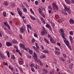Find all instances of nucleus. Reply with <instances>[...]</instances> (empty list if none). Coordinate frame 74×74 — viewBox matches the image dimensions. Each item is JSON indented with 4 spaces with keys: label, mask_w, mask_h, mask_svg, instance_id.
<instances>
[{
    "label": "nucleus",
    "mask_w": 74,
    "mask_h": 74,
    "mask_svg": "<svg viewBox=\"0 0 74 74\" xmlns=\"http://www.w3.org/2000/svg\"><path fill=\"white\" fill-rule=\"evenodd\" d=\"M54 62L55 64L56 63H57V61H56V59L54 60Z\"/></svg>",
    "instance_id": "nucleus-49"
},
{
    "label": "nucleus",
    "mask_w": 74,
    "mask_h": 74,
    "mask_svg": "<svg viewBox=\"0 0 74 74\" xmlns=\"http://www.w3.org/2000/svg\"><path fill=\"white\" fill-rule=\"evenodd\" d=\"M73 63H72L71 64L69 65V68L71 70L73 69Z\"/></svg>",
    "instance_id": "nucleus-11"
},
{
    "label": "nucleus",
    "mask_w": 74,
    "mask_h": 74,
    "mask_svg": "<svg viewBox=\"0 0 74 74\" xmlns=\"http://www.w3.org/2000/svg\"><path fill=\"white\" fill-rule=\"evenodd\" d=\"M6 45L8 47H10V46H11L12 45V43L10 42H6Z\"/></svg>",
    "instance_id": "nucleus-6"
},
{
    "label": "nucleus",
    "mask_w": 74,
    "mask_h": 74,
    "mask_svg": "<svg viewBox=\"0 0 74 74\" xmlns=\"http://www.w3.org/2000/svg\"><path fill=\"white\" fill-rule=\"evenodd\" d=\"M55 49H56V50H58V51H59L60 49L59 48H57L56 47H55Z\"/></svg>",
    "instance_id": "nucleus-47"
},
{
    "label": "nucleus",
    "mask_w": 74,
    "mask_h": 74,
    "mask_svg": "<svg viewBox=\"0 0 74 74\" xmlns=\"http://www.w3.org/2000/svg\"><path fill=\"white\" fill-rule=\"evenodd\" d=\"M3 14L4 17H5L6 16V13L5 12H3Z\"/></svg>",
    "instance_id": "nucleus-30"
},
{
    "label": "nucleus",
    "mask_w": 74,
    "mask_h": 74,
    "mask_svg": "<svg viewBox=\"0 0 74 74\" xmlns=\"http://www.w3.org/2000/svg\"><path fill=\"white\" fill-rule=\"evenodd\" d=\"M29 53L32 54L33 53V50H29Z\"/></svg>",
    "instance_id": "nucleus-21"
},
{
    "label": "nucleus",
    "mask_w": 74,
    "mask_h": 74,
    "mask_svg": "<svg viewBox=\"0 0 74 74\" xmlns=\"http://www.w3.org/2000/svg\"><path fill=\"white\" fill-rule=\"evenodd\" d=\"M7 32H8V33L9 34H11V32H10L9 30H8V31H7Z\"/></svg>",
    "instance_id": "nucleus-59"
},
{
    "label": "nucleus",
    "mask_w": 74,
    "mask_h": 74,
    "mask_svg": "<svg viewBox=\"0 0 74 74\" xmlns=\"http://www.w3.org/2000/svg\"><path fill=\"white\" fill-rule=\"evenodd\" d=\"M43 71H44V73H42V74H47V73H48V71H47V70L45 69H43Z\"/></svg>",
    "instance_id": "nucleus-10"
},
{
    "label": "nucleus",
    "mask_w": 74,
    "mask_h": 74,
    "mask_svg": "<svg viewBox=\"0 0 74 74\" xmlns=\"http://www.w3.org/2000/svg\"><path fill=\"white\" fill-rule=\"evenodd\" d=\"M16 52L19 53V52H20V51H19V50H18V48L16 49Z\"/></svg>",
    "instance_id": "nucleus-40"
},
{
    "label": "nucleus",
    "mask_w": 74,
    "mask_h": 74,
    "mask_svg": "<svg viewBox=\"0 0 74 74\" xmlns=\"http://www.w3.org/2000/svg\"><path fill=\"white\" fill-rule=\"evenodd\" d=\"M67 46L68 47L69 49H70L71 51V46H70V45H68V46Z\"/></svg>",
    "instance_id": "nucleus-27"
},
{
    "label": "nucleus",
    "mask_w": 74,
    "mask_h": 74,
    "mask_svg": "<svg viewBox=\"0 0 74 74\" xmlns=\"http://www.w3.org/2000/svg\"><path fill=\"white\" fill-rule=\"evenodd\" d=\"M12 59H13L15 60V56H14V55H12V56L11 57Z\"/></svg>",
    "instance_id": "nucleus-25"
},
{
    "label": "nucleus",
    "mask_w": 74,
    "mask_h": 74,
    "mask_svg": "<svg viewBox=\"0 0 74 74\" xmlns=\"http://www.w3.org/2000/svg\"><path fill=\"white\" fill-rule=\"evenodd\" d=\"M4 3L5 5H8L7 4H8V3H7V2L5 1Z\"/></svg>",
    "instance_id": "nucleus-46"
},
{
    "label": "nucleus",
    "mask_w": 74,
    "mask_h": 74,
    "mask_svg": "<svg viewBox=\"0 0 74 74\" xmlns=\"http://www.w3.org/2000/svg\"><path fill=\"white\" fill-rule=\"evenodd\" d=\"M41 33H42V36H44V35L45 34V33L46 34H47V31H42L41 32Z\"/></svg>",
    "instance_id": "nucleus-13"
},
{
    "label": "nucleus",
    "mask_w": 74,
    "mask_h": 74,
    "mask_svg": "<svg viewBox=\"0 0 74 74\" xmlns=\"http://www.w3.org/2000/svg\"><path fill=\"white\" fill-rule=\"evenodd\" d=\"M20 47H21V48H23L24 49H25V46L23 45V44L22 43H20Z\"/></svg>",
    "instance_id": "nucleus-9"
},
{
    "label": "nucleus",
    "mask_w": 74,
    "mask_h": 74,
    "mask_svg": "<svg viewBox=\"0 0 74 74\" xmlns=\"http://www.w3.org/2000/svg\"><path fill=\"white\" fill-rule=\"evenodd\" d=\"M63 31V29H60L59 30V33L61 34L62 36H64V33Z\"/></svg>",
    "instance_id": "nucleus-5"
},
{
    "label": "nucleus",
    "mask_w": 74,
    "mask_h": 74,
    "mask_svg": "<svg viewBox=\"0 0 74 74\" xmlns=\"http://www.w3.org/2000/svg\"><path fill=\"white\" fill-rule=\"evenodd\" d=\"M34 56H33L34 59L36 62H40V60L37 58V55L35 52H34Z\"/></svg>",
    "instance_id": "nucleus-2"
},
{
    "label": "nucleus",
    "mask_w": 74,
    "mask_h": 74,
    "mask_svg": "<svg viewBox=\"0 0 74 74\" xmlns=\"http://www.w3.org/2000/svg\"><path fill=\"white\" fill-rule=\"evenodd\" d=\"M59 74H62V71H60L59 72Z\"/></svg>",
    "instance_id": "nucleus-64"
},
{
    "label": "nucleus",
    "mask_w": 74,
    "mask_h": 74,
    "mask_svg": "<svg viewBox=\"0 0 74 74\" xmlns=\"http://www.w3.org/2000/svg\"><path fill=\"white\" fill-rule=\"evenodd\" d=\"M12 43L13 44H17L18 43V42L16 40H13L12 41Z\"/></svg>",
    "instance_id": "nucleus-14"
},
{
    "label": "nucleus",
    "mask_w": 74,
    "mask_h": 74,
    "mask_svg": "<svg viewBox=\"0 0 74 74\" xmlns=\"http://www.w3.org/2000/svg\"><path fill=\"white\" fill-rule=\"evenodd\" d=\"M32 44H34V42H35V40H34V39L33 38L32 40Z\"/></svg>",
    "instance_id": "nucleus-28"
},
{
    "label": "nucleus",
    "mask_w": 74,
    "mask_h": 74,
    "mask_svg": "<svg viewBox=\"0 0 74 74\" xmlns=\"http://www.w3.org/2000/svg\"><path fill=\"white\" fill-rule=\"evenodd\" d=\"M65 1H67L66 2V3L68 4H70L71 3V0H65Z\"/></svg>",
    "instance_id": "nucleus-12"
},
{
    "label": "nucleus",
    "mask_w": 74,
    "mask_h": 74,
    "mask_svg": "<svg viewBox=\"0 0 74 74\" xmlns=\"http://www.w3.org/2000/svg\"><path fill=\"white\" fill-rule=\"evenodd\" d=\"M57 44L58 45H59V46H60L61 45L60 43H57Z\"/></svg>",
    "instance_id": "nucleus-60"
},
{
    "label": "nucleus",
    "mask_w": 74,
    "mask_h": 74,
    "mask_svg": "<svg viewBox=\"0 0 74 74\" xmlns=\"http://www.w3.org/2000/svg\"><path fill=\"white\" fill-rule=\"evenodd\" d=\"M41 15H42L43 17H45V15L43 13H41Z\"/></svg>",
    "instance_id": "nucleus-58"
},
{
    "label": "nucleus",
    "mask_w": 74,
    "mask_h": 74,
    "mask_svg": "<svg viewBox=\"0 0 74 74\" xmlns=\"http://www.w3.org/2000/svg\"><path fill=\"white\" fill-rule=\"evenodd\" d=\"M42 58H45V55H43L42 56Z\"/></svg>",
    "instance_id": "nucleus-61"
},
{
    "label": "nucleus",
    "mask_w": 74,
    "mask_h": 74,
    "mask_svg": "<svg viewBox=\"0 0 74 74\" xmlns=\"http://www.w3.org/2000/svg\"><path fill=\"white\" fill-rule=\"evenodd\" d=\"M40 19H41V21H44L43 20L44 19V18H42V17H40Z\"/></svg>",
    "instance_id": "nucleus-54"
},
{
    "label": "nucleus",
    "mask_w": 74,
    "mask_h": 74,
    "mask_svg": "<svg viewBox=\"0 0 74 74\" xmlns=\"http://www.w3.org/2000/svg\"><path fill=\"white\" fill-rule=\"evenodd\" d=\"M24 49L26 51H29L28 50H29V49H29V48L27 47L26 48H25Z\"/></svg>",
    "instance_id": "nucleus-29"
},
{
    "label": "nucleus",
    "mask_w": 74,
    "mask_h": 74,
    "mask_svg": "<svg viewBox=\"0 0 74 74\" xmlns=\"http://www.w3.org/2000/svg\"><path fill=\"white\" fill-rule=\"evenodd\" d=\"M64 6L65 9H64L62 11V13L66 15H67V12H68L69 14H70L71 13L70 12L71 10H70V8H67V7L65 5H64Z\"/></svg>",
    "instance_id": "nucleus-1"
},
{
    "label": "nucleus",
    "mask_w": 74,
    "mask_h": 74,
    "mask_svg": "<svg viewBox=\"0 0 74 74\" xmlns=\"http://www.w3.org/2000/svg\"><path fill=\"white\" fill-rule=\"evenodd\" d=\"M23 10L24 12H27V9H26V8H24L23 9Z\"/></svg>",
    "instance_id": "nucleus-36"
},
{
    "label": "nucleus",
    "mask_w": 74,
    "mask_h": 74,
    "mask_svg": "<svg viewBox=\"0 0 74 74\" xmlns=\"http://www.w3.org/2000/svg\"><path fill=\"white\" fill-rule=\"evenodd\" d=\"M43 21V23L44 24H45V21L44 20H43L42 21Z\"/></svg>",
    "instance_id": "nucleus-63"
},
{
    "label": "nucleus",
    "mask_w": 74,
    "mask_h": 74,
    "mask_svg": "<svg viewBox=\"0 0 74 74\" xmlns=\"http://www.w3.org/2000/svg\"><path fill=\"white\" fill-rule=\"evenodd\" d=\"M64 42L66 45L67 46H68V45H70L69 44V42L68 40L67 41L65 40H64Z\"/></svg>",
    "instance_id": "nucleus-8"
},
{
    "label": "nucleus",
    "mask_w": 74,
    "mask_h": 74,
    "mask_svg": "<svg viewBox=\"0 0 74 74\" xmlns=\"http://www.w3.org/2000/svg\"><path fill=\"white\" fill-rule=\"evenodd\" d=\"M50 41L52 43H54V44H55L56 43L55 41H54V40H53L52 38L50 39Z\"/></svg>",
    "instance_id": "nucleus-15"
},
{
    "label": "nucleus",
    "mask_w": 74,
    "mask_h": 74,
    "mask_svg": "<svg viewBox=\"0 0 74 74\" xmlns=\"http://www.w3.org/2000/svg\"><path fill=\"white\" fill-rule=\"evenodd\" d=\"M56 17L57 19H59V16L58 15H56Z\"/></svg>",
    "instance_id": "nucleus-37"
},
{
    "label": "nucleus",
    "mask_w": 74,
    "mask_h": 74,
    "mask_svg": "<svg viewBox=\"0 0 74 74\" xmlns=\"http://www.w3.org/2000/svg\"><path fill=\"white\" fill-rule=\"evenodd\" d=\"M27 57L28 58H29V59H31L32 58V56H29V55H28L27 56Z\"/></svg>",
    "instance_id": "nucleus-34"
},
{
    "label": "nucleus",
    "mask_w": 74,
    "mask_h": 74,
    "mask_svg": "<svg viewBox=\"0 0 74 74\" xmlns=\"http://www.w3.org/2000/svg\"><path fill=\"white\" fill-rule=\"evenodd\" d=\"M12 7H13V8L14 7H15V4H14V3L12 5Z\"/></svg>",
    "instance_id": "nucleus-53"
},
{
    "label": "nucleus",
    "mask_w": 74,
    "mask_h": 74,
    "mask_svg": "<svg viewBox=\"0 0 74 74\" xmlns=\"http://www.w3.org/2000/svg\"><path fill=\"white\" fill-rule=\"evenodd\" d=\"M46 43H47V44H49V41H48V40H46Z\"/></svg>",
    "instance_id": "nucleus-55"
},
{
    "label": "nucleus",
    "mask_w": 74,
    "mask_h": 74,
    "mask_svg": "<svg viewBox=\"0 0 74 74\" xmlns=\"http://www.w3.org/2000/svg\"><path fill=\"white\" fill-rule=\"evenodd\" d=\"M25 30H24L22 29V28H20V32L21 33H23L24 32V31H25Z\"/></svg>",
    "instance_id": "nucleus-19"
},
{
    "label": "nucleus",
    "mask_w": 74,
    "mask_h": 74,
    "mask_svg": "<svg viewBox=\"0 0 74 74\" xmlns=\"http://www.w3.org/2000/svg\"><path fill=\"white\" fill-rule=\"evenodd\" d=\"M39 10V12L40 13V14H41L42 13V12H41V8H39L38 9Z\"/></svg>",
    "instance_id": "nucleus-31"
},
{
    "label": "nucleus",
    "mask_w": 74,
    "mask_h": 74,
    "mask_svg": "<svg viewBox=\"0 0 74 74\" xmlns=\"http://www.w3.org/2000/svg\"><path fill=\"white\" fill-rule=\"evenodd\" d=\"M62 19L59 20L58 21L59 23H62Z\"/></svg>",
    "instance_id": "nucleus-43"
},
{
    "label": "nucleus",
    "mask_w": 74,
    "mask_h": 74,
    "mask_svg": "<svg viewBox=\"0 0 74 74\" xmlns=\"http://www.w3.org/2000/svg\"><path fill=\"white\" fill-rule=\"evenodd\" d=\"M51 25L52 26V27H55V24H53V23H51Z\"/></svg>",
    "instance_id": "nucleus-45"
},
{
    "label": "nucleus",
    "mask_w": 74,
    "mask_h": 74,
    "mask_svg": "<svg viewBox=\"0 0 74 74\" xmlns=\"http://www.w3.org/2000/svg\"><path fill=\"white\" fill-rule=\"evenodd\" d=\"M9 68L10 70H11L12 71H13V70H14L13 68L11 66H10V65L9 66Z\"/></svg>",
    "instance_id": "nucleus-18"
},
{
    "label": "nucleus",
    "mask_w": 74,
    "mask_h": 74,
    "mask_svg": "<svg viewBox=\"0 0 74 74\" xmlns=\"http://www.w3.org/2000/svg\"><path fill=\"white\" fill-rule=\"evenodd\" d=\"M48 37L49 38H50V39H51L52 38V37H51V36L50 35H49V34L48 35Z\"/></svg>",
    "instance_id": "nucleus-39"
},
{
    "label": "nucleus",
    "mask_w": 74,
    "mask_h": 74,
    "mask_svg": "<svg viewBox=\"0 0 74 74\" xmlns=\"http://www.w3.org/2000/svg\"><path fill=\"white\" fill-rule=\"evenodd\" d=\"M69 38L70 40H73V39L72 38V37H71V36H69Z\"/></svg>",
    "instance_id": "nucleus-56"
},
{
    "label": "nucleus",
    "mask_w": 74,
    "mask_h": 74,
    "mask_svg": "<svg viewBox=\"0 0 74 74\" xmlns=\"http://www.w3.org/2000/svg\"><path fill=\"white\" fill-rule=\"evenodd\" d=\"M70 23L71 24H74V21L73 20H70L69 21Z\"/></svg>",
    "instance_id": "nucleus-17"
},
{
    "label": "nucleus",
    "mask_w": 74,
    "mask_h": 74,
    "mask_svg": "<svg viewBox=\"0 0 74 74\" xmlns=\"http://www.w3.org/2000/svg\"><path fill=\"white\" fill-rule=\"evenodd\" d=\"M69 61H70L71 62H73V59L71 58V59H70L69 60Z\"/></svg>",
    "instance_id": "nucleus-44"
},
{
    "label": "nucleus",
    "mask_w": 74,
    "mask_h": 74,
    "mask_svg": "<svg viewBox=\"0 0 74 74\" xmlns=\"http://www.w3.org/2000/svg\"><path fill=\"white\" fill-rule=\"evenodd\" d=\"M30 12L32 13V14H34V12L33 11V10H32V8H30Z\"/></svg>",
    "instance_id": "nucleus-24"
},
{
    "label": "nucleus",
    "mask_w": 74,
    "mask_h": 74,
    "mask_svg": "<svg viewBox=\"0 0 74 74\" xmlns=\"http://www.w3.org/2000/svg\"><path fill=\"white\" fill-rule=\"evenodd\" d=\"M21 39L22 38V35H19Z\"/></svg>",
    "instance_id": "nucleus-62"
},
{
    "label": "nucleus",
    "mask_w": 74,
    "mask_h": 74,
    "mask_svg": "<svg viewBox=\"0 0 74 74\" xmlns=\"http://www.w3.org/2000/svg\"><path fill=\"white\" fill-rule=\"evenodd\" d=\"M50 74H54V72H53V71H51L50 72Z\"/></svg>",
    "instance_id": "nucleus-42"
},
{
    "label": "nucleus",
    "mask_w": 74,
    "mask_h": 74,
    "mask_svg": "<svg viewBox=\"0 0 74 74\" xmlns=\"http://www.w3.org/2000/svg\"><path fill=\"white\" fill-rule=\"evenodd\" d=\"M6 52L7 53V55L8 56V58H9V57L10 56V53L9 52V51H6Z\"/></svg>",
    "instance_id": "nucleus-20"
},
{
    "label": "nucleus",
    "mask_w": 74,
    "mask_h": 74,
    "mask_svg": "<svg viewBox=\"0 0 74 74\" xmlns=\"http://www.w3.org/2000/svg\"><path fill=\"white\" fill-rule=\"evenodd\" d=\"M71 63V62L69 60V61H68L67 62V63L68 64H70Z\"/></svg>",
    "instance_id": "nucleus-57"
},
{
    "label": "nucleus",
    "mask_w": 74,
    "mask_h": 74,
    "mask_svg": "<svg viewBox=\"0 0 74 74\" xmlns=\"http://www.w3.org/2000/svg\"><path fill=\"white\" fill-rule=\"evenodd\" d=\"M54 52L56 54V55H60V52L58 51H55Z\"/></svg>",
    "instance_id": "nucleus-16"
},
{
    "label": "nucleus",
    "mask_w": 74,
    "mask_h": 74,
    "mask_svg": "<svg viewBox=\"0 0 74 74\" xmlns=\"http://www.w3.org/2000/svg\"><path fill=\"white\" fill-rule=\"evenodd\" d=\"M30 17L31 18H32V19L34 20V21H35V20H36V18L34 17H33L32 16H30Z\"/></svg>",
    "instance_id": "nucleus-23"
},
{
    "label": "nucleus",
    "mask_w": 74,
    "mask_h": 74,
    "mask_svg": "<svg viewBox=\"0 0 74 74\" xmlns=\"http://www.w3.org/2000/svg\"><path fill=\"white\" fill-rule=\"evenodd\" d=\"M0 56L1 57L2 59H5V57L3 56V55H2V56Z\"/></svg>",
    "instance_id": "nucleus-32"
},
{
    "label": "nucleus",
    "mask_w": 74,
    "mask_h": 74,
    "mask_svg": "<svg viewBox=\"0 0 74 74\" xmlns=\"http://www.w3.org/2000/svg\"><path fill=\"white\" fill-rule=\"evenodd\" d=\"M27 28H28V29H30L31 30V29H32V28L31 27H30V25L28 24L27 25Z\"/></svg>",
    "instance_id": "nucleus-26"
},
{
    "label": "nucleus",
    "mask_w": 74,
    "mask_h": 74,
    "mask_svg": "<svg viewBox=\"0 0 74 74\" xmlns=\"http://www.w3.org/2000/svg\"><path fill=\"white\" fill-rule=\"evenodd\" d=\"M34 36L35 37H37V35L36 34H34Z\"/></svg>",
    "instance_id": "nucleus-51"
},
{
    "label": "nucleus",
    "mask_w": 74,
    "mask_h": 74,
    "mask_svg": "<svg viewBox=\"0 0 74 74\" xmlns=\"http://www.w3.org/2000/svg\"><path fill=\"white\" fill-rule=\"evenodd\" d=\"M36 44V46L37 48H36V47L34 46H33V48H34V49H35V50L36 51H37V52H38L39 53V51L38 50V49H39V47H38V44H37V42L35 43Z\"/></svg>",
    "instance_id": "nucleus-3"
},
{
    "label": "nucleus",
    "mask_w": 74,
    "mask_h": 74,
    "mask_svg": "<svg viewBox=\"0 0 74 74\" xmlns=\"http://www.w3.org/2000/svg\"><path fill=\"white\" fill-rule=\"evenodd\" d=\"M70 34L71 35H73V32H72L71 31H70Z\"/></svg>",
    "instance_id": "nucleus-41"
},
{
    "label": "nucleus",
    "mask_w": 74,
    "mask_h": 74,
    "mask_svg": "<svg viewBox=\"0 0 74 74\" xmlns=\"http://www.w3.org/2000/svg\"><path fill=\"white\" fill-rule=\"evenodd\" d=\"M19 64H20L21 65V64H22V63H23L21 61H19Z\"/></svg>",
    "instance_id": "nucleus-38"
},
{
    "label": "nucleus",
    "mask_w": 74,
    "mask_h": 74,
    "mask_svg": "<svg viewBox=\"0 0 74 74\" xmlns=\"http://www.w3.org/2000/svg\"><path fill=\"white\" fill-rule=\"evenodd\" d=\"M22 12H18V14L20 15V16H21V17H22Z\"/></svg>",
    "instance_id": "nucleus-22"
},
{
    "label": "nucleus",
    "mask_w": 74,
    "mask_h": 74,
    "mask_svg": "<svg viewBox=\"0 0 74 74\" xmlns=\"http://www.w3.org/2000/svg\"><path fill=\"white\" fill-rule=\"evenodd\" d=\"M21 28H22V29H23V30H25V26H23Z\"/></svg>",
    "instance_id": "nucleus-35"
},
{
    "label": "nucleus",
    "mask_w": 74,
    "mask_h": 74,
    "mask_svg": "<svg viewBox=\"0 0 74 74\" xmlns=\"http://www.w3.org/2000/svg\"><path fill=\"white\" fill-rule=\"evenodd\" d=\"M64 36H63V35H62V37L63 38V39L64 38V40H67L66 39V38H65V36H64Z\"/></svg>",
    "instance_id": "nucleus-33"
},
{
    "label": "nucleus",
    "mask_w": 74,
    "mask_h": 74,
    "mask_svg": "<svg viewBox=\"0 0 74 74\" xmlns=\"http://www.w3.org/2000/svg\"><path fill=\"white\" fill-rule=\"evenodd\" d=\"M30 67H33V64H31L30 65Z\"/></svg>",
    "instance_id": "nucleus-52"
},
{
    "label": "nucleus",
    "mask_w": 74,
    "mask_h": 74,
    "mask_svg": "<svg viewBox=\"0 0 74 74\" xmlns=\"http://www.w3.org/2000/svg\"><path fill=\"white\" fill-rule=\"evenodd\" d=\"M48 8L50 9V10H52V8H51V6L50 5H49L48 6Z\"/></svg>",
    "instance_id": "nucleus-48"
},
{
    "label": "nucleus",
    "mask_w": 74,
    "mask_h": 74,
    "mask_svg": "<svg viewBox=\"0 0 74 74\" xmlns=\"http://www.w3.org/2000/svg\"><path fill=\"white\" fill-rule=\"evenodd\" d=\"M38 1H35V4H36V5H37L38 4Z\"/></svg>",
    "instance_id": "nucleus-50"
},
{
    "label": "nucleus",
    "mask_w": 74,
    "mask_h": 74,
    "mask_svg": "<svg viewBox=\"0 0 74 74\" xmlns=\"http://www.w3.org/2000/svg\"><path fill=\"white\" fill-rule=\"evenodd\" d=\"M53 10H57V11H58V6L56 5H55V3H53ZM56 7V8L55 7Z\"/></svg>",
    "instance_id": "nucleus-4"
},
{
    "label": "nucleus",
    "mask_w": 74,
    "mask_h": 74,
    "mask_svg": "<svg viewBox=\"0 0 74 74\" xmlns=\"http://www.w3.org/2000/svg\"><path fill=\"white\" fill-rule=\"evenodd\" d=\"M46 27L49 28V29L51 31H52V29L51 28V26H49V24L46 25Z\"/></svg>",
    "instance_id": "nucleus-7"
}]
</instances>
